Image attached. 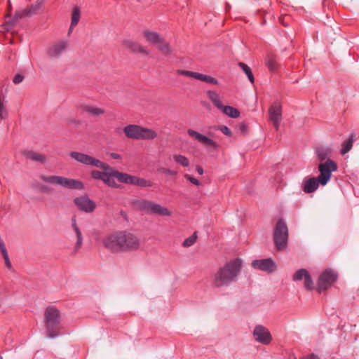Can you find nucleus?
<instances>
[{"label":"nucleus","instance_id":"41","mask_svg":"<svg viewBox=\"0 0 359 359\" xmlns=\"http://www.w3.org/2000/svg\"><path fill=\"white\" fill-rule=\"evenodd\" d=\"M304 287L309 290L313 288V283L309 273L304 278Z\"/></svg>","mask_w":359,"mask_h":359},{"label":"nucleus","instance_id":"4","mask_svg":"<svg viewBox=\"0 0 359 359\" xmlns=\"http://www.w3.org/2000/svg\"><path fill=\"white\" fill-rule=\"evenodd\" d=\"M40 179L44 182L63 188L78 190L83 189V184L81 182L62 176L41 175Z\"/></svg>","mask_w":359,"mask_h":359},{"label":"nucleus","instance_id":"36","mask_svg":"<svg viewBox=\"0 0 359 359\" xmlns=\"http://www.w3.org/2000/svg\"><path fill=\"white\" fill-rule=\"evenodd\" d=\"M198 80H201V81H203L204 82L212 83L214 85H217L218 84V81L217 79H215V78H213V77H212L210 76H208V75H205V74H201V73H198Z\"/></svg>","mask_w":359,"mask_h":359},{"label":"nucleus","instance_id":"28","mask_svg":"<svg viewBox=\"0 0 359 359\" xmlns=\"http://www.w3.org/2000/svg\"><path fill=\"white\" fill-rule=\"evenodd\" d=\"M220 110L226 116L231 118H237L240 115L239 111L231 106H224L220 109Z\"/></svg>","mask_w":359,"mask_h":359},{"label":"nucleus","instance_id":"47","mask_svg":"<svg viewBox=\"0 0 359 359\" xmlns=\"http://www.w3.org/2000/svg\"><path fill=\"white\" fill-rule=\"evenodd\" d=\"M39 189L41 191L46 193V194H48L49 192H50L53 190L52 188H50L48 186H46V185H41L39 187Z\"/></svg>","mask_w":359,"mask_h":359},{"label":"nucleus","instance_id":"1","mask_svg":"<svg viewBox=\"0 0 359 359\" xmlns=\"http://www.w3.org/2000/svg\"><path fill=\"white\" fill-rule=\"evenodd\" d=\"M242 268V260L236 258L219 267L212 276V285L215 287H225L235 282Z\"/></svg>","mask_w":359,"mask_h":359},{"label":"nucleus","instance_id":"51","mask_svg":"<svg viewBox=\"0 0 359 359\" xmlns=\"http://www.w3.org/2000/svg\"><path fill=\"white\" fill-rule=\"evenodd\" d=\"M196 170H197V171H198V174H199V175H203V169L201 166L197 165V167H196Z\"/></svg>","mask_w":359,"mask_h":359},{"label":"nucleus","instance_id":"34","mask_svg":"<svg viewBox=\"0 0 359 359\" xmlns=\"http://www.w3.org/2000/svg\"><path fill=\"white\" fill-rule=\"evenodd\" d=\"M308 274H309V272L307 270H306L304 269H301L297 270L294 273V274L293 275L292 279L294 281L301 280L303 278H304L306 276H308Z\"/></svg>","mask_w":359,"mask_h":359},{"label":"nucleus","instance_id":"2","mask_svg":"<svg viewBox=\"0 0 359 359\" xmlns=\"http://www.w3.org/2000/svg\"><path fill=\"white\" fill-rule=\"evenodd\" d=\"M337 170V165L332 160H327L325 163L318 165L320 175L318 177H311L306 180L304 185V191L306 193H312L316 191L319 184L325 186L330 181L332 172Z\"/></svg>","mask_w":359,"mask_h":359},{"label":"nucleus","instance_id":"14","mask_svg":"<svg viewBox=\"0 0 359 359\" xmlns=\"http://www.w3.org/2000/svg\"><path fill=\"white\" fill-rule=\"evenodd\" d=\"M187 133L194 139L203 144L204 146L207 147L208 148L212 149H217L218 148V144L215 142L213 140L208 137L207 136L199 133L198 132L189 129L187 130Z\"/></svg>","mask_w":359,"mask_h":359},{"label":"nucleus","instance_id":"35","mask_svg":"<svg viewBox=\"0 0 359 359\" xmlns=\"http://www.w3.org/2000/svg\"><path fill=\"white\" fill-rule=\"evenodd\" d=\"M330 154V149H321L318 151V157L320 161V163H325L328 159L326 160L327 156Z\"/></svg>","mask_w":359,"mask_h":359},{"label":"nucleus","instance_id":"6","mask_svg":"<svg viewBox=\"0 0 359 359\" xmlns=\"http://www.w3.org/2000/svg\"><path fill=\"white\" fill-rule=\"evenodd\" d=\"M288 241V229L283 219L277 222L274 232L273 242L277 250L283 251L286 250Z\"/></svg>","mask_w":359,"mask_h":359},{"label":"nucleus","instance_id":"54","mask_svg":"<svg viewBox=\"0 0 359 359\" xmlns=\"http://www.w3.org/2000/svg\"><path fill=\"white\" fill-rule=\"evenodd\" d=\"M74 28H71V26L69 27V32H68V34H69L72 32V29Z\"/></svg>","mask_w":359,"mask_h":359},{"label":"nucleus","instance_id":"46","mask_svg":"<svg viewBox=\"0 0 359 359\" xmlns=\"http://www.w3.org/2000/svg\"><path fill=\"white\" fill-rule=\"evenodd\" d=\"M23 79L24 76L22 75L18 74L14 76L13 81L15 84H19L23 81Z\"/></svg>","mask_w":359,"mask_h":359},{"label":"nucleus","instance_id":"43","mask_svg":"<svg viewBox=\"0 0 359 359\" xmlns=\"http://www.w3.org/2000/svg\"><path fill=\"white\" fill-rule=\"evenodd\" d=\"M158 171L159 172H162V173L170 175H177V172L173 171L168 168H163V167L158 168Z\"/></svg>","mask_w":359,"mask_h":359},{"label":"nucleus","instance_id":"17","mask_svg":"<svg viewBox=\"0 0 359 359\" xmlns=\"http://www.w3.org/2000/svg\"><path fill=\"white\" fill-rule=\"evenodd\" d=\"M123 45L125 48L133 53H140L144 55L149 54V51L146 48L132 40H124L123 41Z\"/></svg>","mask_w":359,"mask_h":359},{"label":"nucleus","instance_id":"21","mask_svg":"<svg viewBox=\"0 0 359 359\" xmlns=\"http://www.w3.org/2000/svg\"><path fill=\"white\" fill-rule=\"evenodd\" d=\"M22 154L26 158L42 164L45 163L47 161L46 155L32 150H24Z\"/></svg>","mask_w":359,"mask_h":359},{"label":"nucleus","instance_id":"19","mask_svg":"<svg viewBox=\"0 0 359 359\" xmlns=\"http://www.w3.org/2000/svg\"><path fill=\"white\" fill-rule=\"evenodd\" d=\"M152 203L147 199H136L132 201V205L135 210L150 214Z\"/></svg>","mask_w":359,"mask_h":359},{"label":"nucleus","instance_id":"30","mask_svg":"<svg viewBox=\"0 0 359 359\" xmlns=\"http://www.w3.org/2000/svg\"><path fill=\"white\" fill-rule=\"evenodd\" d=\"M354 137L355 135L351 134L349 138L342 144V149L341 150V154L342 155H344L351 149L354 141Z\"/></svg>","mask_w":359,"mask_h":359},{"label":"nucleus","instance_id":"31","mask_svg":"<svg viewBox=\"0 0 359 359\" xmlns=\"http://www.w3.org/2000/svg\"><path fill=\"white\" fill-rule=\"evenodd\" d=\"M266 65L271 72H274L278 68V64L273 55L269 54L266 60Z\"/></svg>","mask_w":359,"mask_h":359},{"label":"nucleus","instance_id":"38","mask_svg":"<svg viewBox=\"0 0 359 359\" xmlns=\"http://www.w3.org/2000/svg\"><path fill=\"white\" fill-rule=\"evenodd\" d=\"M177 74L178 75H183L187 77L193 78L198 79V72H194L191 71L187 70H182V69H178L177 71Z\"/></svg>","mask_w":359,"mask_h":359},{"label":"nucleus","instance_id":"20","mask_svg":"<svg viewBox=\"0 0 359 359\" xmlns=\"http://www.w3.org/2000/svg\"><path fill=\"white\" fill-rule=\"evenodd\" d=\"M108 168L109 169H103L104 170H105V173L104 175L102 181L109 187H116L117 184L114 178H116V172H119L111 168L109 165Z\"/></svg>","mask_w":359,"mask_h":359},{"label":"nucleus","instance_id":"24","mask_svg":"<svg viewBox=\"0 0 359 359\" xmlns=\"http://www.w3.org/2000/svg\"><path fill=\"white\" fill-rule=\"evenodd\" d=\"M72 229L76 235L77 241L74 245V250L77 252L81 247L83 243V237L82 233L78 226L76 225V219L74 218L72 219Z\"/></svg>","mask_w":359,"mask_h":359},{"label":"nucleus","instance_id":"52","mask_svg":"<svg viewBox=\"0 0 359 359\" xmlns=\"http://www.w3.org/2000/svg\"><path fill=\"white\" fill-rule=\"evenodd\" d=\"M240 129H241V130L243 133H245V131H246V126H245V124H243V123H241V124L240 125Z\"/></svg>","mask_w":359,"mask_h":359},{"label":"nucleus","instance_id":"26","mask_svg":"<svg viewBox=\"0 0 359 359\" xmlns=\"http://www.w3.org/2000/svg\"><path fill=\"white\" fill-rule=\"evenodd\" d=\"M207 95L209 100L214 104V105L220 109L223 107V104L220 100L219 95L213 90H208Z\"/></svg>","mask_w":359,"mask_h":359},{"label":"nucleus","instance_id":"7","mask_svg":"<svg viewBox=\"0 0 359 359\" xmlns=\"http://www.w3.org/2000/svg\"><path fill=\"white\" fill-rule=\"evenodd\" d=\"M121 252H133L139 249L140 246V239L130 232L120 231Z\"/></svg>","mask_w":359,"mask_h":359},{"label":"nucleus","instance_id":"42","mask_svg":"<svg viewBox=\"0 0 359 359\" xmlns=\"http://www.w3.org/2000/svg\"><path fill=\"white\" fill-rule=\"evenodd\" d=\"M104 173H105V170L103 172L98 171V170H93L91 172V176L94 179L102 180Z\"/></svg>","mask_w":359,"mask_h":359},{"label":"nucleus","instance_id":"3","mask_svg":"<svg viewBox=\"0 0 359 359\" xmlns=\"http://www.w3.org/2000/svg\"><path fill=\"white\" fill-rule=\"evenodd\" d=\"M126 136L134 140H151L157 137V133L148 128L137 125H128L123 128Z\"/></svg>","mask_w":359,"mask_h":359},{"label":"nucleus","instance_id":"25","mask_svg":"<svg viewBox=\"0 0 359 359\" xmlns=\"http://www.w3.org/2000/svg\"><path fill=\"white\" fill-rule=\"evenodd\" d=\"M116 179L121 182L135 185L137 177L130 175L123 172H116Z\"/></svg>","mask_w":359,"mask_h":359},{"label":"nucleus","instance_id":"27","mask_svg":"<svg viewBox=\"0 0 359 359\" xmlns=\"http://www.w3.org/2000/svg\"><path fill=\"white\" fill-rule=\"evenodd\" d=\"M156 46L158 50L163 55H168L172 53V50L170 46L163 38L158 42Z\"/></svg>","mask_w":359,"mask_h":359},{"label":"nucleus","instance_id":"13","mask_svg":"<svg viewBox=\"0 0 359 359\" xmlns=\"http://www.w3.org/2000/svg\"><path fill=\"white\" fill-rule=\"evenodd\" d=\"M252 266L255 269L260 270L269 273L276 270V264L271 258L254 260L252 262Z\"/></svg>","mask_w":359,"mask_h":359},{"label":"nucleus","instance_id":"49","mask_svg":"<svg viewBox=\"0 0 359 359\" xmlns=\"http://www.w3.org/2000/svg\"><path fill=\"white\" fill-rule=\"evenodd\" d=\"M110 156L114 159H121V156L116 153H111Z\"/></svg>","mask_w":359,"mask_h":359},{"label":"nucleus","instance_id":"8","mask_svg":"<svg viewBox=\"0 0 359 359\" xmlns=\"http://www.w3.org/2000/svg\"><path fill=\"white\" fill-rule=\"evenodd\" d=\"M103 246L112 253L121 252L120 231H116L104 236L102 239Z\"/></svg>","mask_w":359,"mask_h":359},{"label":"nucleus","instance_id":"45","mask_svg":"<svg viewBox=\"0 0 359 359\" xmlns=\"http://www.w3.org/2000/svg\"><path fill=\"white\" fill-rule=\"evenodd\" d=\"M184 177H185L187 180H189L191 183H192V184H195V185H196V186H199V185L201 184H200V182H199V181H198L197 179H196V178H194V177H191V175H189L186 174V175H184Z\"/></svg>","mask_w":359,"mask_h":359},{"label":"nucleus","instance_id":"44","mask_svg":"<svg viewBox=\"0 0 359 359\" xmlns=\"http://www.w3.org/2000/svg\"><path fill=\"white\" fill-rule=\"evenodd\" d=\"M217 129L219 130L221 132H222L226 136H231L232 135V132L226 126H219Z\"/></svg>","mask_w":359,"mask_h":359},{"label":"nucleus","instance_id":"16","mask_svg":"<svg viewBox=\"0 0 359 359\" xmlns=\"http://www.w3.org/2000/svg\"><path fill=\"white\" fill-rule=\"evenodd\" d=\"M269 114L270 121H272L275 129L278 130L282 118L280 107L278 104L271 106L269 110Z\"/></svg>","mask_w":359,"mask_h":359},{"label":"nucleus","instance_id":"5","mask_svg":"<svg viewBox=\"0 0 359 359\" xmlns=\"http://www.w3.org/2000/svg\"><path fill=\"white\" fill-rule=\"evenodd\" d=\"M45 323L48 337L54 338L57 336V325L60 322V313L54 306H48L44 313Z\"/></svg>","mask_w":359,"mask_h":359},{"label":"nucleus","instance_id":"23","mask_svg":"<svg viewBox=\"0 0 359 359\" xmlns=\"http://www.w3.org/2000/svg\"><path fill=\"white\" fill-rule=\"evenodd\" d=\"M143 35L147 41L151 45L156 46L163 39L158 34L154 32L146 30L143 32Z\"/></svg>","mask_w":359,"mask_h":359},{"label":"nucleus","instance_id":"29","mask_svg":"<svg viewBox=\"0 0 359 359\" xmlns=\"http://www.w3.org/2000/svg\"><path fill=\"white\" fill-rule=\"evenodd\" d=\"M81 18V11L78 6H74L72 9L71 16V28L76 27Z\"/></svg>","mask_w":359,"mask_h":359},{"label":"nucleus","instance_id":"48","mask_svg":"<svg viewBox=\"0 0 359 359\" xmlns=\"http://www.w3.org/2000/svg\"><path fill=\"white\" fill-rule=\"evenodd\" d=\"M4 259V264H5V266L8 269H11L12 268V264H11V262L9 259V257H6Z\"/></svg>","mask_w":359,"mask_h":359},{"label":"nucleus","instance_id":"9","mask_svg":"<svg viewBox=\"0 0 359 359\" xmlns=\"http://www.w3.org/2000/svg\"><path fill=\"white\" fill-rule=\"evenodd\" d=\"M69 155L72 158L86 165H91L102 169H109L107 163L91 156L76 151H72Z\"/></svg>","mask_w":359,"mask_h":359},{"label":"nucleus","instance_id":"33","mask_svg":"<svg viewBox=\"0 0 359 359\" xmlns=\"http://www.w3.org/2000/svg\"><path fill=\"white\" fill-rule=\"evenodd\" d=\"M239 67L243 69V71L245 72L246 76H248L249 81L253 83L255 81L254 76L252 74V72L251 71V69L245 63L240 62L238 64Z\"/></svg>","mask_w":359,"mask_h":359},{"label":"nucleus","instance_id":"22","mask_svg":"<svg viewBox=\"0 0 359 359\" xmlns=\"http://www.w3.org/2000/svg\"><path fill=\"white\" fill-rule=\"evenodd\" d=\"M149 215H156L158 216H171L172 212L167 208L153 201Z\"/></svg>","mask_w":359,"mask_h":359},{"label":"nucleus","instance_id":"53","mask_svg":"<svg viewBox=\"0 0 359 359\" xmlns=\"http://www.w3.org/2000/svg\"><path fill=\"white\" fill-rule=\"evenodd\" d=\"M1 254H2V256H3V258H6V257H8V252H7V250H3L1 252Z\"/></svg>","mask_w":359,"mask_h":359},{"label":"nucleus","instance_id":"55","mask_svg":"<svg viewBox=\"0 0 359 359\" xmlns=\"http://www.w3.org/2000/svg\"><path fill=\"white\" fill-rule=\"evenodd\" d=\"M0 359H3V358L0 355Z\"/></svg>","mask_w":359,"mask_h":359},{"label":"nucleus","instance_id":"11","mask_svg":"<svg viewBox=\"0 0 359 359\" xmlns=\"http://www.w3.org/2000/svg\"><path fill=\"white\" fill-rule=\"evenodd\" d=\"M336 274L331 270H325L319 277L318 290L319 292L327 289L335 281Z\"/></svg>","mask_w":359,"mask_h":359},{"label":"nucleus","instance_id":"32","mask_svg":"<svg viewBox=\"0 0 359 359\" xmlns=\"http://www.w3.org/2000/svg\"><path fill=\"white\" fill-rule=\"evenodd\" d=\"M173 159L177 163L183 167H187L189 165V159L183 155L175 154L173 155Z\"/></svg>","mask_w":359,"mask_h":359},{"label":"nucleus","instance_id":"50","mask_svg":"<svg viewBox=\"0 0 359 359\" xmlns=\"http://www.w3.org/2000/svg\"><path fill=\"white\" fill-rule=\"evenodd\" d=\"M0 250L1 252H2L3 250H6V246L3 241L0 242Z\"/></svg>","mask_w":359,"mask_h":359},{"label":"nucleus","instance_id":"40","mask_svg":"<svg viewBox=\"0 0 359 359\" xmlns=\"http://www.w3.org/2000/svg\"><path fill=\"white\" fill-rule=\"evenodd\" d=\"M135 185L139 186L140 187H151L152 183L149 180H144L143 178L137 177Z\"/></svg>","mask_w":359,"mask_h":359},{"label":"nucleus","instance_id":"37","mask_svg":"<svg viewBox=\"0 0 359 359\" xmlns=\"http://www.w3.org/2000/svg\"><path fill=\"white\" fill-rule=\"evenodd\" d=\"M197 240V232H194L190 237L186 238L183 242L182 245L184 248H189L193 245Z\"/></svg>","mask_w":359,"mask_h":359},{"label":"nucleus","instance_id":"18","mask_svg":"<svg viewBox=\"0 0 359 359\" xmlns=\"http://www.w3.org/2000/svg\"><path fill=\"white\" fill-rule=\"evenodd\" d=\"M79 109L83 112H86L95 117L101 116L105 114L104 109L88 104H81Z\"/></svg>","mask_w":359,"mask_h":359},{"label":"nucleus","instance_id":"12","mask_svg":"<svg viewBox=\"0 0 359 359\" xmlns=\"http://www.w3.org/2000/svg\"><path fill=\"white\" fill-rule=\"evenodd\" d=\"M253 336L257 342L264 345L269 344L272 340V337L269 330L261 325L255 326L253 330Z\"/></svg>","mask_w":359,"mask_h":359},{"label":"nucleus","instance_id":"15","mask_svg":"<svg viewBox=\"0 0 359 359\" xmlns=\"http://www.w3.org/2000/svg\"><path fill=\"white\" fill-rule=\"evenodd\" d=\"M74 204L81 211L90 213L94 211L96 204L87 196H81L75 198Z\"/></svg>","mask_w":359,"mask_h":359},{"label":"nucleus","instance_id":"39","mask_svg":"<svg viewBox=\"0 0 359 359\" xmlns=\"http://www.w3.org/2000/svg\"><path fill=\"white\" fill-rule=\"evenodd\" d=\"M8 116V112L4 105V100L0 96V118L5 119Z\"/></svg>","mask_w":359,"mask_h":359},{"label":"nucleus","instance_id":"10","mask_svg":"<svg viewBox=\"0 0 359 359\" xmlns=\"http://www.w3.org/2000/svg\"><path fill=\"white\" fill-rule=\"evenodd\" d=\"M69 43L66 40H62L53 43L47 49V55L52 60H57L66 51Z\"/></svg>","mask_w":359,"mask_h":359}]
</instances>
